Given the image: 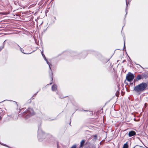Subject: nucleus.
Instances as JSON below:
<instances>
[{
    "label": "nucleus",
    "mask_w": 148,
    "mask_h": 148,
    "mask_svg": "<svg viewBox=\"0 0 148 148\" xmlns=\"http://www.w3.org/2000/svg\"><path fill=\"white\" fill-rule=\"evenodd\" d=\"M147 86L146 83L143 82L135 86L134 90L136 92H140L144 91Z\"/></svg>",
    "instance_id": "f257e3e1"
},
{
    "label": "nucleus",
    "mask_w": 148,
    "mask_h": 148,
    "mask_svg": "<svg viewBox=\"0 0 148 148\" xmlns=\"http://www.w3.org/2000/svg\"><path fill=\"white\" fill-rule=\"evenodd\" d=\"M34 114L33 110L32 108H29L26 111L23 113V115L25 118H27L33 115Z\"/></svg>",
    "instance_id": "f03ea898"
},
{
    "label": "nucleus",
    "mask_w": 148,
    "mask_h": 148,
    "mask_svg": "<svg viewBox=\"0 0 148 148\" xmlns=\"http://www.w3.org/2000/svg\"><path fill=\"white\" fill-rule=\"evenodd\" d=\"M134 77L133 74L129 73L126 75V79L130 82H131L134 79Z\"/></svg>",
    "instance_id": "7ed1b4c3"
},
{
    "label": "nucleus",
    "mask_w": 148,
    "mask_h": 148,
    "mask_svg": "<svg viewBox=\"0 0 148 148\" xmlns=\"http://www.w3.org/2000/svg\"><path fill=\"white\" fill-rule=\"evenodd\" d=\"M38 138L39 140L40 141L41 140L40 139V137H43V133L42 131L39 128L38 129Z\"/></svg>",
    "instance_id": "20e7f679"
},
{
    "label": "nucleus",
    "mask_w": 148,
    "mask_h": 148,
    "mask_svg": "<svg viewBox=\"0 0 148 148\" xmlns=\"http://www.w3.org/2000/svg\"><path fill=\"white\" fill-rule=\"evenodd\" d=\"M136 134V133L135 132L133 131H131L129 132L128 133V135L129 137H132L135 135Z\"/></svg>",
    "instance_id": "39448f33"
},
{
    "label": "nucleus",
    "mask_w": 148,
    "mask_h": 148,
    "mask_svg": "<svg viewBox=\"0 0 148 148\" xmlns=\"http://www.w3.org/2000/svg\"><path fill=\"white\" fill-rule=\"evenodd\" d=\"M42 55L43 57L44 58L45 60L46 61L47 64L49 65V68L50 69H51V67L50 65L49 64V62H48L47 59L46 58L45 55L42 52H41Z\"/></svg>",
    "instance_id": "423d86ee"
},
{
    "label": "nucleus",
    "mask_w": 148,
    "mask_h": 148,
    "mask_svg": "<svg viewBox=\"0 0 148 148\" xmlns=\"http://www.w3.org/2000/svg\"><path fill=\"white\" fill-rule=\"evenodd\" d=\"M52 90L53 91H55L57 89V87L56 85L54 84L51 87Z\"/></svg>",
    "instance_id": "0eeeda50"
},
{
    "label": "nucleus",
    "mask_w": 148,
    "mask_h": 148,
    "mask_svg": "<svg viewBox=\"0 0 148 148\" xmlns=\"http://www.w3.org/2000/svg\"><path fill=\"white\" fill-rule=\"evenodd\" d=\"M85 142V140H82L80 142V147H83Z\"/></svg>",
    "instance_id": "6e6552de"
},
{
    "label": "nucleus",
    "mask_w": 148,
    "mask_h": 148,
    "mask_svg": "<svg viewBox=\"0 0 148 148\" xmlns=\"http://www.w3.org/2000/svg\"><path fill=\"white\" fill-rule=\"evenodd\" d=\"M123 148H128V146L127 142L123 145Z\"/></svg>",
    "instance_id": "1a4fd4ad"
},
{
    "label": "nucleus",
    "mask_w": 148,
    "mask_h": 148,
    "mask_svg": "<svg viewBox=\"0 0 148 148\" xmlns=\"http://www.w3.org/2000/svg\"><path fill=\"white\" fill-rule=\"evenodd\" d=\"M141 78L142 76L140 75H138L136 77V79H137V80H138L141 79Z\"/></svg>",
    "instance_id": "9d476101"
},
{
    "label": "nucleus",
    "mask_w": 148,
    "mask_h": 148,
    "mask_svg": "<svg viewBox=\"0 0 148 148\" xmlns=\"http://www.w3.org/2000/svg\"><path fill=\"white\" fill-rule=\"evenodd\" d=\"M18 46L20 48V50L23 53H24V54H29L30 53H24L23 52V51H24V50H23V49L21 48V47H20L18 45Z\"/></svg>",
    "instance_id": "9b49d317"
},
{
    "label": "nucleus",
    "mask_w": 148,
    "mask_h": 148,
    "mask_svg": "<svg viewBox=\"0 0 148 148\" xmlns=\"http://www.w3.org/2000/svg\"><path fill=\"white\" fill-rule=\"evenodd\" d=\"M71 148H76V145H73Z\"/></svg>",
    "instance_id": "f8f14e48"
},
{
    "label": "nucleus",
    "mask_w": 148,
    "mask_h": 148,
    "mask_svg": "<svg viewBox=\"0 0 148 148\" xmlns=\"http://www.w3.org/2000/svg\"><path fill=\"white\" fill-rule=\"evenodd\" d=\"M4 45H3L2 46H1L0 47V51H1L4 48Z\"/></svg>",
    "instance_id": "ddd939ff"
},
{
    "label": "nucleus",
    "mask_w": 148,
    "mask_h": 148,
    "mask_svg": "<svg viewBox=\"0 0 148 148\" xmlns=\"http://www.w3.org/2000/svg\"><path fill=\"white\" fill-rule=\"evenodd\" d=\"M129 4H130L129 2H127L126 1V4L127 8V7L128 5Z\"/></svg>",
    "instance_id": "4468645a"
},
{
    "label": "nucleus",
    "mask_w": 148,
    "mask_h": 148,
    "mask_svg": "<svg viewBox=\"0 0 148 148\" xmlns=\"http://www.w3.org/2000/svg\"><path fill=\"white\" fill-rule=\"evenodd\" d=\"M94 137L96 138H97V136L96 135H95Z\"/></svg>",
    "instance_id": "2eb2a0df"
},
{
    "label": "nucleus",
    "mask_w": 148,
    "mask_h": 148,
    "mask_svg": "<svg viewBox=\"0 0 148 148\" xmlns=\"http://www.w3.org/2000/svg\"><path fill=\"white\" fill-rule=\"evenodd\" d=\"M3 145L5 146H7V147H8L6 145Z\"/></svg>",
    "instance_id": "dca6fc26"
},
{
    "label": "nucleus",
    "mask_w": 148,
    "mask_h": 148,
    "mask_svg": "<svg viewBox=\"0 0 148 148\" xmlns=\"http://www.w3.org/2000/svg\"><path fill=\"white\" fill-rule=\"evenodd\" d=\"M125 47V42H124V47Z\"/></svg>",
    "instance_id": "f3484780"
},
{
    "label": "nucleus",
    "mask_w": 148,
    "mask_h": 148,
    "mask_svg": "<svg viewBox=\"0 0 148 148\" xmlns=\"http://www.w3.org/2000/svg\"><path fill=\"white\" fill-rule=\"evenodd\" d=\"M1 117L0 116V120H1Z\"/></svg>",
    "instance_id": "a211bd4d"
},
{
    "label": "nucleus",
    "mask_w": 148,
    "mask_h": 148,
    "mask_svg": "<svg viewBox=\"0 0 148 148\" xmlns=\"http://www.w3.org/2000/svg\"><path fill=\"white\" fill-rule=\"evenodd\" d=\"M51 84H52V83H50V85H51Z\"/></svg>",
    "instance_id": "6ab92c4d"
},
{
    "label": "nucleus",
    "mask_w": 148,
    "mask_h": 148,
    "mask_svg": "<svg viewBox=\"0 0 148 148\" xmlns=\"http://www.w3.org/2000/svg\"><path fill=\"white\" fill-rule=\"evenodd\" d=\"M15 103H16V104H17V102H15Z\"/></svg>",
    "instance_id": "aec40b11"
},
{
    "label": "nucleus",
    "mask_w": 148,
    "mask_h": 148,
    "mask_svg": "<svg viewBox=\"0 0 148 148\" xmlns=\"http://www.w3.org/2000/svg\"><path fill=\"white\" fill-rule=\"evenodd\" d=\"M134 120H135V119H134Z\"/></svg>",
    "instance_id": "412c9836"
}]
</instances>
